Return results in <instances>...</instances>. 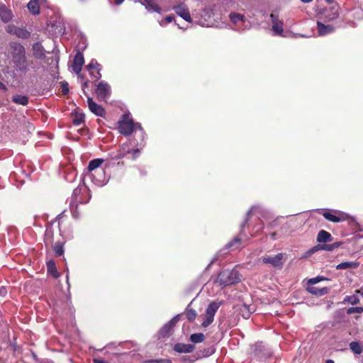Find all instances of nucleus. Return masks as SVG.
I'll use <instances>...</instances> for the list:
<instances>
[{"mask_svg":"<svg viewBox=\"0 0 363 363\" xmlns=\"http://www.w3.org/2000/svg\"><path fill=\"white\" fill-rule=\"evenodd\" d=\"M137 130L141 132V136L143 138L145 133L141 125L138 123H135L128 114H123L121 119L118 121V130L120 133L127 136Z\"/></svg>","mask_w":363,"mask_h":363,"instance_id":"2","label":"nucleus"},{"mask_svg":"<svg viewBox=\"0 0 363 363\" xmlns=\"http://www.w3.org/2000/svg\"><path fill=\"white\" fill-rule=\"evenodd\" d=\"M27 6L31 13L37 15L40 13L39 4L36 0H30Z\"/></svg>","mask_w":363,"mask_h":363,"instance_id":"28","label":"nucleus"},{"mask_svg":"<svg viewBox=\"0 0 363 363\" xmlns=\"http://www.w3.org/2000/svg\"><path fill=\"white\" fill-rule=\"evenodd\" d=\"M86 69L89 72L91 76L95 80H99L101 77L100 72L101 66L96 60L92 59L91 60V62L86 66Z\"/></svg>","mask_w":363,"mask_h":363,"instance_id":"10","label":"nucleus"},{"mask_svg":"<svg viewBox=\"0 0 363 363\" xmlns=\"http://www.w3.org/2000/svg\"><path fill=\"white\" fill-rule=\"evenodd\" d=\"M174 9L177 14L184 19L186 21H191V17L189 9L184 4H181L177 6H174Z\"/></svg>","mask_w":363,"mask_h":363,"instance_id":"14","label":"nucleus"},{"mask_svg":"<svg viewBox=\"0 0 363 363\" xmlns=\"http://www.w3.org/2000/svg\"><path fill=\"white\" fill-rule=\"evenodd\" d=\"M230 21L238 26H240V24L245 22V16L240 13H231L229 15Z\"/></svg>","mask_w":363,"mask_h":363,"instance_id":"24","label":"nucleus"},{"mask_svg":"<svg viewBox=\"0 0 363 363\" xmlns=\"http://www.w3.org/2000/svg\"><path fill=\"white\" fill-rule=\"evenodd\" d=\"M350 348L356 354H359L362 352V347L358 342H350Z\"/></svg>","mask_w":363,"mask_h":363,"instance_id":"33","label":"nucleus"},{"mask_svg":"<svg viewBox=\"0 0 363 363\" xmlns=\"http://www.w3.org/2000/svg\"><path fill=\"white\" fill-rule=\"evenodd\" d=\"M186 315L188 320H194L197 315V313L194 309H189L187 310Z\"/></svg>","mask_w":363,"mask_h":363,"instance_id":"40","label":"nucleus"},{"mask_svg":"<svg viewBox=\"0 0 363 363\" xmlns=\"http://www.w3.org/2000/svg\"><path fill=\"white\" fill-rule=\"evenodd\" d=\"M33 55L37 58L45 57V50L40 43H35L33 45Z\"/></svg>","mask_w":363,"mask_h":363,"instance_id":"22","label":"nucleus"},{"mask_svg":"<svg viewBox=\"0 0 363 363\" xmlns=\"http://www.w3.org/2000/svg\"><path fill=\"white\" fill-rule=\"evenodd\" d=\"M270 18L272 23V31L275 35H283V23L281 21L278 16L272 13Z\"/></svg>","mask_w":363,"mask_h":363,"instance_id":"13","label":"nucleus"},{"mask_svg":"<svg viewBox=\"0 0 363 363\" xmlns=\"http://www.w3.org/2000/svg\"><path fill=\"white\" fill-rule=\"evenodd\" d=\"M87 103L89 110L98 116L102 117L104 114V109L103 107L93 101L91 97H88Z\"/></svg>","mask_w":363,"mask_h":363,"instance_id":"15","label":"nucleus"},{"mask_svg":"<svg viewBox=\"0 0 363 363\" xmlns=\"http://www.w3.org/2000/svg\"><path fill=\"white\" fill-rule=\"evenodd\" d=\"M85 177L89 179L95 185L98 186H104L106 184L108 180L104 169H99L97 172L93 174H85Z\"/></svg>","mask_w":363,"mask_h":363,"instance_id":"7","label":"nucleus"},{"mask_svg":"<svg viewBox=\"0 0 363 363\" xmlns=\"http://www.w3.org/2000/svg\"><path fill=\"white\" fill-rule=\"evenodd\" d=\"M55 32L62 35L65 33V27L64 25V23L61 21H59L57 22L56 28H55Z\"/></svg>","mask_w":363,"mask_h":363,"instance_id":"37","label":"nucleus"},{"mask_svg":"<svg viewBox=\"0 0 363 363\" xmlns=\"http://www.w3.org/2000/svg\"><path fill=\"white\" fill-rule=\"evenodd\" d=\"M301 1L303 3H309V2L312 1V0H301Z\"/></svg>","mask_w":363,"mask_h":363,"instance_id":"53","label":"nucleus"},{"mask_svg":"<svg viewBox=\"0 0 363 363\" xmlns=\"http://www.w3.org/2000/svg\"><path fill=\"white\" fill-rule=\"evenodd\" d=\"M262 228H263V226H262V224H259V225H255V230H256L257 232V231H259V230H262Z\"/></svg>","mask_w":363,"mask_h":363,"instance_id":"50","label":"nucleus"},{"mask_svg":"<svg viewBox=\"0 0 363 363\" xmlns=\"http://www.w3.org/2000/svg\"><path fill=\"white\" fill-rule=\"evenodd\" d=\"M66 279H67V281L68 282V279H69V275H68V273L66 275Z\"/></svg>","mask_w":363,"mask_h":363,"instance_id":"57","label":"nucleus"},{"mask_svg":"<svg viewBox=\"0 0 363 363\" xmlns=\"http://www.w3.org/2000/svg\"><path fill=\"white\" fill-rule=\"evenodd\" d=\"M323 216L326 220L333 223H339L345 219L344 214L340 213L339 216H337L336 214L328 211L324 212Z\"/></svg>","mask_w":363,"mask_h":363,"instance_id":"18","label":"nucleus"},{"mask_svg":"<svg viewBox=\"0 0 363 363\" xmlns=\"http://www.w3.org/2000/svg\"><path fill=\"white\" fill-rule=\"evenodd\" d=\"M87 84H88V82H87V81H86V82L84 83V87H85V86H87Z\"/></svg>","mask_w":363,"mask_h":363,"instance_id":"55","label":"nucleus"},{"mask_svg":"<svg viewBox=\"0 0 363 363\" xmlns=\"http://www.w3.org/2000/svg\"><path fill=\"white\" fill-rule=\"evenodd\" d=\"M318 32L320 35H325L332 33L335 28L330 25H325L319 21L317 23Z\"/></svg>","mask_w":363,"mask_h":363,"instance_id":"17","label":"nucleus"},{"mask_svg":"<svg viewBox=\"0 0 363 363\" xmlns=\"http://www.w3.org/2000/svg\"><path fill=\"white\" fill-rule=\"evenodd\" d=\"M240 243V239L238 238H235L230 242H229L226 247L228 248L234 247V249L238 248V245Z\"/></svg>","mask_w":363,"mask_h":363,"instance_id":"39","label":"nucleus"},{"mask_svg":"<svg viewBox=\"0 0 363 363\" xmlns=\"http://www.w3.org/2000/svg\"><path fill=\"white\" fill-rule=\"evenodd\" d=\"M173 20H174L173 16H167L165 18L160 21L159 23L161 26H165L168 23L172 22Z\"/></svg>","mask_w":363,"mask_h":363,"instance_id":"42","label":"nucleus"},{"mask_svg":"<svg viewBox=\"0 0 363 363\" xmlns=\"http://www.w3.org/2000/svg\"><path fill=\"white\" fill-rule=\"evenodd\" d=\"M194 347L189 344L178 343L174 345V350L179 353H189L193 351Z\"/></svg>","mask_w":363,"mask_h":363,"instance_id":"21","label":"nucleus"},{"mask_svg":"<svg viewBox=\"0 0 363 363\" xmlns=\"http://www.w3.org/2000/svg\"><path fill=\"white\" fill-rule=\"evenodd\" d=\"M84 121V114H79L75 116V117L73 118L72 122L76 125H79L82 123H83Z\"/></svg>","mask_w":363,"mask_h":363,"instance_id":"38","label":"nucleus"},{"mask_svg":"<svg viewBox=\"0 0 363 363\" xmlns=\"http://www.w3.org/2000/svg\"><path fill=\"white\" fill-rule=\"evenodd\" d=\"M6 31L10 33L15 35L18 38L22 39H27L30 37V32L25 28L16 27L15 26L9 25L7 26Z\"/></svg>","mask_w":363,"mask_h":363,"instance_id":"11","label":"nucleus"},{"mask_svg":"<svg viewBox=\"0 0 363 363\" xmlns=\"http://www.w3.org/2000/svg\"><path fill=\"white\" fill-rule=\"evenodd\" d=\"M184 362H186V363H189V359L184 358Z\"/></svg>","mask_w":363,"mask_h":363,"instance_id":"56","label":"nucleus"},{"mask_svg":"<svg viewBox=\"0 0 363 363\" xmlns=\"http://www.w3.org/2000/svg\"><path fill=\"white\" fill-rule=\"evenodd\" d=\"M318 248H319V247H318V246L314 247L311 248V249L308 251V253L309 255H311V254L314 253V252H315Z\"/></svg>","mask_w":363,"mask_h":363,"instance_id":"49","label":"nucleus"},{"mask_svg":"<svg viewBox=\"0 0 363 363\" xmlns=\"http://www.w3.org/2000/svg\"><path fill=\"white\" fill-rule=\"evenodd\" d=\"M86 45L85 40H82V43H79L78 45V51L74 58L72 62V70L79 75V77L82 78V76L80 74V72L82 68V65L84 63V59L82 54V51L86 48Z\"/></svg>","mask_w":363,"mask_h":363,"instance_id":"5","label":"nucleus"},{"mask_svg":"<svg viewBox=\"0 0 363 363\" xmlns=\"http://www.w3.org/2000/svg\"><path fill=\"white\" fill-rule=\"evenodd\" d=\"M53 250L56 256H62L64 254L63 245L61 242H57L55 243Z\"/></svg>","mask_w":363,"mask_h":363,"instance_id":"35","label":"nucleus"},{"mask_svg":"<svg viewBox=\"0 0 363 363\" xmlns=\"http://www.w3.org/2000/svg\"><path fill=\"white\" fill-rule=\"evenodd\" d=\"M4 290H5L4 289H0V294L3 293V291H4Z\"/></svg>","mask_w":363,"mask_h":363,"instance_id":"58","label":"nucleus"},{"mask_svg":"<svg viewBox=\"0 0 363 363\" xmlns=\"http://www.w3.org/2000/svg\"><path fill=\"white\" fill-rule=\"evenodd\" d=\"M103 162L104 160L99 158L90 161L87 167V172L85 174H91L97 172L99 169H104L100 167Z\"/></svg>","mask_w":363,"mask_h":363,"instance_id":"16","label":"nucleus"},{"mask_svg":"<svg viewBox=\"0 0 363 363\" xmlns=\"http://www.w3.org/2000/svg\"><path fill=\"white\" fill-rule=\"evenodd\" d=\"M6 58L13 73L26 74L29 71L30 65L26 57V49L20 43L11 42L9 43Z\"/></svg>","mask_w":363,"mask_h":363,"instance_id":"1","label":"nucleus"},{"mask_svg":"<svg viewBox=\"0 0 363 363\" xmlns=\"http://www.w3.org/2000/svg\"><path fill=\"white\" fill-rule=\"evenodd\" d=\"M359 264L354 262H343L336 266L337 269H355Z\"/></svg>","mask_w":363,"mask_h":363,"instance_id":"27","label":"nucleus"},{"mask_svg":"<svg viewBox=\"0 0 363 363\" xmlns=\"http://www.w3.org/2000/svg\"><path fill=\"white\" fill-rule=\"evenodd\" d=\"M343 302L344 303H350L352 305H355V304H357L359 302V298L357 296H355V295L347 296H346L344 298Z\"/></svg>","mask_w":363,"mask_h":363,"instance_id":"36","label":"nucleus"},{"mask_svg":"<svg viewBox=\"0 0 363 363\" xmlns=\"http://www.w3.org/2000/svg\"><path fill=\"white\" fill-rule=\"evenodd\" d=\"M130 154L132 155L131 158L133 160H135L140 155V149L137 148V149L131 150V152Z\"/></svg>","mask_w":363,"mask_h":363,"instance_id":"47","label":"nucleus"},{"mask_svg":"<svg viewBox=\"0 0 363 363\" xmlns=\"http://www.w3.org/2000/svg\"><path fill=\"white\" fill-rule=\"evenodd\" d=\"M338 246H339V243H333V244H330V245L325 244V245H322L320 248L322 250H327V251H332L335 248L337 247Z\"/></svg>","mask_w":363,"mask_h":363,"instance_id":"41","label":"nucleus"},{"mask_svg":"<svg viewBox=\"0 0 363 363\" xmlns=\"http://www.w3.org/2000/svg\"><path fill=\"white\" fill-rule=\"evenodd\" d=\"M356 292L360 294L363 296V286L359 289L357 290Z\"/></svg>","mask_w":363,"mask_h":363,"instance_id":"51","label":"nucleus"},{"mask_svg":"<svg viewBox=\"0 0 363 363\" xmlns=\"http://www.w3.org/2000/svg\"><path fill=\"white\" fill-rule=\"evenodd\" d=\"M362 313H363V307H352L347 310L348 314Z\"/></svg>","mask_w":363,"mask_h":363,"instance_id":"43","label":"nucleus"},{"mask_svg":"<svg viewBox=\"0 0 363 363\" xmlns=\"http://www.w3.org/2000/svg\"><path fill=\"white\" fill-rule=\"evenodd\" d=\"M47 267H48V272H50V274H52V276L55 277V278H57L59 277V274L57 271V268H56V266H55V263L54 261L52 260H50L47 262Z\"/></svg>","mask_w":363,"mask_h":363,"instance_id":"29","label":"nucleus"},{"mask_svg":"<svg viewBox=\"0 0 363 363\" xmlns=\"http://www.w3.org/2000/svg\"><path fill=\"white\" fill-rule=\"evenodd\" d=\"M204 335L203 333H194L190 336V340L194 343H200L204 340Z\"/></svg>","mask_w":363,"mask_h":363,"instance_id":"34","label":"nucleus"},{"mask_svg":"<svg viewBox=\"0 0 363 363\" xmlns=\"http://www.w3.org/2000/svg\"><path fill=\"white\" fill-rule=\"evenodd\" d=\"M142 4L150 11L160 12V8L155 4L154 0H143Z\"/></svg>","mask_w":363,"mask_h":363,"instance_id":"23","label":"nucleus"},{"mask_svg":"<svg viewBox=\"0 0 363 363\" xmlns=\"http://www.w3.org/2000/svg\"><path fill=\"white\" fill-rule=\"evenodd\" d=\"M62 92L64 95H66L69 92V84L66 82H62L61 83Z\"/></svg>","mask_w":363,"mask_h":363,"instance_id":"45","label":"nucleus"},{"mask_svg":"<svg viewBox=\"0 0 363 363\" xmlns=\"http://www.w3.org/2000/svg\"><path fill=\"white\" fill-rule=\"evenodd\" d=\"M145 363H172L168 359H150L146 361Z\"/></svg>","mask_w":363,"mask_h":363,"instance_id":"44","label":"nucleus"},{"mask_svg":"<svg viewBox=\"0 0 363 363\" xmlns=\"http://www.w3.org/2000/svg\"><path fill=\"white\" fill-rule=\"evenodd\" d=\"M221 305V301H213L207 306L203 321L201 323L203 328H207L213 322L214 316Z\"/></svg>","mask_w":363,"mask_h":363,"instance_id":"6","label":"nucleus"},{"mask_svg":"<svg viewBox=\"0 0 363 363\" xmlns=\"http://www.w3.org/2000/svg\"><path fill=\"white\" fill-rule=\"evenodd\" d=\"M259 210V206H252L247 213V218H246V220H245V222L241 224V232H242L243 229L247 226V220H248V218L250 217V216L252 214V213H256L257 211H258Z\"/></svg>","mask_w":363,"mask_h":363,"instance_id":"32","label":"nucleus"},{"mask_svg":"<svg viewBox=\"0 0 363 363\" xmlns=\"http://www.w3.org/2000/svg\"><path fill=\"white\" fill-rule=\"evenodd\" d=\"M87 191L88 190L85 186H79L73 191L69 207L72 213L73 217L76 218H78V213L76 211H74V209L77 208V205L79 203H85L88 202V201L90 199L89 196L87 200H84V199H82L81 196V194L87 192Z\"/></svg>","mask_w":363,"mask_h":363,"instance_id":"4","label":"nucleus"},{"mask_svg":"<svg viewBox=\"0 0 363 363\" xmlns=\"http://www.w3.org/2000/svg\"><path fill=\"white\" fill-rule=\"evenodd\" d=\"M0 18L4 22H8L11 19V14L9 11L6 10L5 7H1Z\"/></svg>","mask_w":363,"mask_h":363,"instance_id":"30","label":"nucleus"},{"mask_svg":"<svg viewBox=\"0 0 363 363\" xmlns=\"http://www.w3.org/2000/svg\"><path fill=\"white\" fill-rule=\"evenodd\" d=\"M283 257L282 253H278L274 256H264L262 257V259L264 263L270 264L274 267H281L283 265Z\"/></svg>","mask_w":363,"mask_h":363,"instance_id":"9","label":"nucleus"},{"mask_svg":"<svg viewBox=\"0 0 363 363\" xmlns=\"http://www.w3.org/2000/svg\"><path fill=\"white\" fill-rule=\"evenodd\" d=\"M179 320V315H175L173 318H172L168 323L164 325V326L160 329L159 332V335L160 337H166L170 335V332L172 328L175 325V324Z\"/></svg>","mask_w":363,"mask_h":363,"instance_id":"12","label":"nucleus"},{"mask_svg":"<svg viewBox=\"0 0 363 363\" xmlns=\"http://www.w3.org/2000/svg\"><path fill=\"white\" fill-rule=\"evenodd\" d=\"M307 291L315 296H322L327 294L329 292V289L327 287L318 288L315 286H308Z\"/></svg>","mask_w":363,"mask_h":363,"instance_id":"19","label":"nucleus"},{"mask_svg":"<svg viewBox=\"0 0 363 363\" xmlns=\"http://www.w3.org/2000/svg\"><path fill=\"white\" fill-rule=\"evenodd\" d=\"M194 361V359H189V362H193Z\"/></svg>","mask_w":363,"mask_h":363,"instance_id":"60","label":"nucleus"},{"mask_svg":"<svg viewBox=\"0 0 363 363\" xmlns=\"http://www.w3.org/2000/svg\"><path fill=\"white\" fill-rule=\"evenodd\" d=\"M96 94L99 100H105L111 94L109 84L105 82H99L96 89Z\"/></svg>","mask_w":363,"mask_h":363,"instance_id":"8","label":"nucleus"},{"mask_svg":"<svg viewBox=\"0 0 363 363\" xmlns=\"http://www.w3.org/2000/svg\"><path fill=\"white\" fill-rule=\"evenodd\" d=\"M13 101L16 104L21 105H27L28 103V99L26 96L22 95H16L13 97Z\"/></svg>","mask_w":363,"mask_h":363,"instance_id":"31","label":"nucleus"},{"mask_svg":"<svg viewBox=\"0 0 363 363\" xmlns=\"http://www.w3.org/2000/svg\"><path fill=\"white\" fill-rule=\"evenodd\" d=\"M131 152V149L128 143H124L121 145L120 150H118V155H116V158L121 159L130 154Z\"/></svg>","mask_w":363,"mask_h":363,"instance_id":"25","label":"nucleus"},{"mask_svg":"<svg viewBox=\"0 0 363 363\" xmlns=\"http://www.w3.org/2000/svg\"><path fill=\"white\" fill-rule=\"evenodd\" d=\"M325 363H335L332 359H328Z\"/></svg>","mask_w":363,"mask_h":363,"instance_id":"54","label":"nucleus"},{"mask_svg":"<svg viewBox=\"0 0 363 363\" xmlns=\"http://www.w3.org/2000/svg\"><path fill=\"white\" fill-rule=\"evenodd\" d=\"M339 9L337 6H333L325 13V18L328 21H333L339 16Z\"/></svg>","mask_w":363,"mask_h":363,"instance_id":"20","label":"nucleus"},{"mask_svg":"<svg viewBox=\"0 0 363 363\" xmlns=\"http://www.w3.org/2000/svg\"><path fill=\"white\" fill-rule=\"evenodd\" d=\"M328 2H331L333 0H326Z\"/></svg>","mask_w":363,"mask_h":363,"instance_id":"61","label":"nucleus"},{"mask_svg":"<svg viewBox=\"0 0 363 363\" xmlns=\"http://www.w3.org/2000/svg\"><path fill=\"white\" fill-rule=\"evenodd\" d=\"M0 90L6 91L7 90V88L6 85L0 81Z\"/></svg>","mask_w":363,"mask_h":363,"instance_id":"48","label":"nucleus"},{"mask_svg":"<svg viewBox=\"0 0 363 363\" xmlns=\"http://www.w3.org/2000/svg\"><path fill=\"white\" fill-rule=\"evenodd\" d=\"M240 281L239 272L237 269H225L220 272L218 276L216 281L220 285L225 286L235 284Z\"/></svg>","mask_w":363,"mask_h":363,"instance_id":"3","label":"nucleus"},{"mask_svg":"<svg viewBox=\"0 0 363 363\" xmlns=\"http://www.w3.org/2000/svg\"><path fill=\"white\" fill-rule=\"evenodd\" d=\"M331 240V235L328 232L321 230L317 235V241L318 242H326Z\"/></svg>","mask_w":363,"mask_h":363,"instance_id":"26","label":"nucleus"},{"mask_svg":"<svg viewBox=\"0 0 363 363\" xmlns=\"http://www.w3.org/2000/svg\"><path fill=\"white\" fill-rule=\"evenodd\" d=\"M4 290H5L4 289H0V294L3 293V291H4Z\"/></svg>","mask_w":363,"mask_h":363,"instance_id":"59","label":"nucleus"},{"mask_svg":"<svg viewBox=\"0 0 363 363\" xmlns=\"http://www.w3.org/2000/svg\"><path fill=\"white\" fill-rule=\"evenodd\" d=\"M323 279H324V278L322 277H316L315 278H312V279H309L308 284L313 285Z\"/></svg>","mask_w":363,"mask_h":363,"instance_id":"46","label":"nucleus"},{"mask_svg":"<svg viewBox=\"0 0 363 363\" xmlns=\"http://www.w3.org/2000/svg\"><path fill=\"white\" fill-rule=\"evenodd\" d=\"M124 1V0H114V2L116 5H120Z\"/></svg>","mask_w":363,"mask_h":363,"instance_id":"52","label":"nucleus"}]
</instances>
